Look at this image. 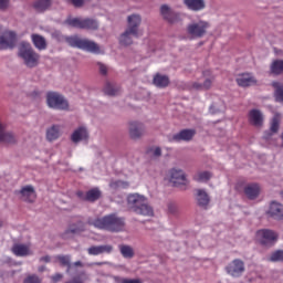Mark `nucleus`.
Here are the masks:
<instances>
[{"mask_svg":"<svg viewBox=\"0 0 283 283\" xmlns=\"http://www.w3.org/2000/svg\"><path fill=\"white\" fill-rule=\"evenodd\" d=\"M127 208L137 216H145L148 218L154 216V208L147 202V197L140 193H130L127 196Z\"/></svg>","mask_w":283,"mask_h":283,"instance_id":"nucleus-1","label":"nucleus"},{"mask_svg":"<svg viewBox=\"0 0 283 283\" xmlns=\"http://www.w3.org/2000/svg\"><path fill=\"white\" fill-rule=\"evenodd\" d=\"M95 229H103L112 233H118L125 229V219L118 217L116 213L107 214L103 218L95 219L91 222Z\"/></svg>","mask_w":283,"mask_h":283,"instance_id":"nucleus-2","label":"nucleus"},{"mask_svg":"<svg viewBox=\"0 0 283 283\" xmlns=\"http://www.w3.org/2000/svg\"><path fill=\"white\" fill-rule=\"evenodd\" d=\"M66 43H69L71 48H77L84 52H91V54H101V46H98L96 42L88 39H81L76 35H73L66 38Z\"/></svg>","mask_w":283,"mask_h":283,"instance_id":"nucleus-3","label":"nucleus"},{"mask_svg":"<svg viewBox=\"0 0 283 283\" xmlns=\"http://www.w3.org/2000/svg\"><path fill=\"white\" fill-rule=\"evenodd\" d=\"M19 56L23 60L27 67H36L39 65V53L34 52L32 45L28 42H22L19 48Z\"/></svg>","mask_w":283,"mask_h":283,"instance_id":"nucleus-4","label":"nucleus"},{"mask_svg":"<svg viewBox=\"0 0 283 283\" xmlns=\"http://www.w3.org/2000/svg\"><path fill=\"white\" fill-rule=\"evenodd\" d=\"M209 28H211V24L208 21L197 20L187 25L186 33L192 40L202 39L207 35Z\"/></svg>","mask_w":283,"mask_h":283,"instance_id":"nucleus-5","label":"nucleus"},{"mask_svg":"<svg viewBox=\"0 0 283 283\" xmlns=\"http://www.w3.org/2000/svg\"><path fill=\"white\" fill-rule=\"evenodd\" d=\"M46 105L51 109H59L60 112H70V102L59 92L46 93Z\"/></svg>","mask_w":283,"mask_h":283,"instance_id":"nucleus-6","label":"nucleus"},{"mask_svg":"<svg viewBox=\"0 0 283 283\" xmlns=\"http://www.w3.org/2000/svg\"><path fill=\"white\" fill-rule=\"evenodd\" d=\"M66 25L78 28L80 30H98V21L90 18H69L65 20Z\"/></svg>","mask_w":283,"mask_h":283,"instance_id":"nucleus-7","label":"nucleus"},{"mask_svg":"<svg viewBox=\"0 0 283 283\" xmlns=\"http://www.w3.org/2000/svg\"><path fill=\"white\" fill-rule=\"evenodd\" d=\"M145 134H147V126H145V123L138 120L129 122L128 136L132 140H140Z\"/></svg>","mask_w":283,"mask_h":283,"instance_id":"nucleus-8","label":"nucleus"},{"mask_svg":"<svg viewBox=\"0 0 283 283\" xmlns=\"http://www.w3.org/2000/svg\"><path fill=\"white\" fill-rule=\"evenodd\" d=\"M245 266L244 261L234 259L226 266V273L231 277H242L244 275Z\"/></svg>","mask_w":283,"mask_h":283,"instance_id":"nucleus-9","label":"nucleus"},{"mask_svg":"<svg viewBox=\"0 0 283 283\" xmlns=\"http://www.w3.org/2000/svg\"><path fill=\"white\" fill-rule=\"evenodd\" d=\"M256 238L263 247H273L277 242V234L273 230H259Z\"/></svg>","mask_w":283,"mask_h":283,"instance_id":"nucleus-10","label":"nucleus"},{"mask_svg":"<svg viewBox=\"0 0 283 283\" xmlns=\"http://www.w3.org/2000/svg\"><path fill=\"white\" fill-rule=\"evenodd\" d=\"M170 181L174 182L176 187H187L189 185V179H187V175H185V171L180 169H171L169 171Z\"/></svg>","mask_w":283,"mask_h":283,"instance_id":"nucleus-11","label":"nucleus"},{"mask_svg":"<svg viewBox=\"0 0 283 283\" xmlns=\"http://www.w3.org/2000/svg\"><path fill=\"white\" fill-rule=\"evenodd\" d=\"M90 139V130L87 126L81 125L75 128L71 135L72 143L78 144Z\"/></svg>","mask_w":283,"mask_h":283,"instance_id":"nucleus-12","label":"nucleus"},{"mask_svg":"<svg viewBox=\"0 0 283 283\" xmlns=\"http://www.w3.org/2000/svg\"><path fill=\"white\" fill-rule=\"evenodd\" d=\"M14 43H17V33L14 31H6L0 35V50L14 48Z\"/></svg>","mask_w":283,"mask_h":283,"instance_id":"nucleus-13","label":"nucleus"},{"mask_svg":"<svg viewBox=\"0 0 283 283\" xmlns=\"http://www.w3.org/2000/svg\"><path fill=\"white\" fill-rule=\"evenodd\" d=\"M127 23L128 25L126 30H128V32H132V34L138 38V28L140 27V23H143V18L140 17V14L134 13L128 15Z\"/></svg>","mask_w":283,"mask_h":283,"instance_id":"nucleus-14","label":"nucleus"},{"mask_svg":"<svg viewBox=\"0 0 283 283\" xmlns=\"http://www.w3.org/2000/svg\"><path fill=\"white\" fill-rule=\"evenodd\" d=\"M17 135L10 130H6V125L0 122V145H15Z\"/></svg>","mask_w":283,"mask_h":283,"instance_id":"nucleus-15","label":"nucleus"},{"mask_svg":"<svg viewBox=\"0 0 283 283\" xmlns=\"http://www.w3.org/2000/svg\"><path fill=\"white\" fill-rule=\"evenodd\" d=\"M88 255H111L114 253V245L112 244H99V245H92L87 249Z\"/></svg>","mask_w":283,"mask_h":283,"instance_id":"nucleus-16","label":"nucleus"},{"mask_svg":"<svg viewBox=\"0 0 283 283\" xmlns=\"http://www.w3.org/2000/svg\"><path fill=\"white\" fill-rule=\"evenodd\" d=\"M196 136V129H182L179 133L171 136L170 143H189Z\"/></svg>","mask_w":283,"mask_h":283,"instance_id":"nucleus-17","label":"nucleus"},{"mask_svg":"<svg viewBox=\"0 0 283 283\" xmlns=\"http://www.w3.org/2000/svg\"><path fill=\"white\" fill-rule=\"evenodd\" d=\"M160 14L165 21H168V23H176V21L180 19V13H177L167 4L161 6Z\"/></svg>","mask_w":283,"mask_h":283,"instance_id":"nucleus-18","label":"nucleus"},{"mask_svg":"<svg viewBox=\"0 0 283 283\" xmlns=\"http://www.w3.org/2000/svg\"><path fill=\"white\" fill-rule=\"evenodd\" d=\"M268 216L274 220H283V206L280 202L272 201L268 210Z\"/></svg>","mask_w":283,"mask_h":283,"instance_id":"nucleus-19","label":"nucleus"},{"mask_svg":"<svg viewBox=\"0 0 283 283\" xmlns=\"http://www.w3.org/2000/svg\"><path fill=\"white\" fill-rule=\"evenodd\" d=\"M184 4L191 12H202L207 8L205 0H184Z\"/></svg>","mask_w":283,"mask_h":283,"instance_id":"nucleus-20","label":"nucleus"},{"mask_svg":"<svg viewBox=\"0 0 283 283\" xmlns=\"http://www.w3.org/2000/svg\"><path fill=\"white\" fill-rule=\"evenodd\" d=\"M20 198L23 200V202H34V200H36V192L34 191V187L24 186L20 190Z\"/></svg>","mask_w":283,"mask_h":283,"instance_id":"nucleus-21","label":"nucleus"},{"mask_svg":"<svg viewBox=\"0 0 283 283\" xmlns=\"http://www.w3.org/2000/svg\"><path fill=\"white\" fill-rule=\"evenodd\" d=\"M63 134L61 125H53L46 129V140L49 143H54V140H59Z\"/></svg>","mask_w":283,"mask_h":283,"instance_id":"nucleus-22","label":"nucleus"},{"mask_svg":"<svg viewBox=\"0 0 283 283\" xmlns=\"http://www.w3.org/2000/svg\"><path fill=\"white\" fill-rule=\"evenodd\" d=\"M249 120L250 124L253 125L254 127H262L264 123V115L260 109H252L249 113Z\"/></svg>","mask_w":283,"mask_h":283,"instance_id":"nucleus-23","label":"nucleus"},{"mask_svg":"<svg viewBox=\"0 0 283 283\" xmlns=\"http://www.w3.org/2000/svg\"><path fill=\"white\" fill-rule=\"evenodd\" d=\"M78 198H82V200H87V202H96L98 198H101V189L93 188L88 190L85 195L83 192H77Z\"/></svg>","mask_w":283,"mask_h":283,"instance_id":"nucleus-24","label":"nucleus"},{"mask_svg":"<svg viewBox=\"0 0 283 283\" xmlns=\"http://www.w3.org/2000/svg\"><path fill=\"white\" fill-rule=\"evenodd\" d=\"M12 251L14 255L19 258H25V255H32V250H30V245L17 243L12 247Z\"/></svg>","mask_w":283,"mask_h":283,"instance_id":"nucleus-25","label":"nucleus"},{"mask_svg":"<svg viewBox=\"0 0 283 283\" xmlns=\"http://www.w3.org/2000/svg\"><path fill=\"white\" fill-rule=\"evenodd\" d=\"M237 83L240 85V87H249L250 85H255V77L249 73H245L237 78Z\"/></svg>","mask_w":283,"mask_h":283,"instance_id":"nucleus-26","label":"nucleus"},{"mask_svg":"<svg viewBox=\"0 0 283 283\" xmlns=\"http://www.w3.org/2000/svg\"><path fill=\"white\" fill-rule=\"evenodd\" d=\"M244 193L250 200H255L260 196V186L258 184L248 185L244 188Z\"/></svg>","mask_w":283,"mask_h":283,"instance_id":"nucleus-27","label":"nucleus"},{"mask_svg":"<svg viewBox=\"0 0 283 283\" xmlns=\"http://www.w3.org/2000/svg\"><path fill=\"white\" fill-rule=\"evenodd\" d=\"M134 39H137L136 35L132 33L129 29H126L119 36V43L120 45H132V43H134Z\"/></svg>","mask_w":283,"mask_h":283,"instance_id":"nucleus-28","label":"nucleus"},{"mask_svg":"<svg viewBox=\"0 0 283 283\" xmlns=\"http://www.w3.org/2000/svg\"><path fill=\"white\" fill-rule=\"evenodd\" d=\"M32 43L36 48V50H46L48 42L45 41V38L39 34H32L31 35Z\"/></svg>","mask_w":283,"mask_h":283,"instance_id":"nucleus-29","label":"nucleus"},{"mask_svg":"<svg viewBox=\"0 0 283 283\" xmlns=\"http://www.w3.org/2000/svg\"><path fill=\"white\" fill-rule=\"evenodd\" d=\"M52 6V0H35L33 3V8L38 12H45Z\"/></svg>","mask_w":283,"mask_h":283,"instance_id":"nucleus-30","label":"nucleus"},{"mask_svg":"<svg viewBox=\"0 0 283 283\" xmlns=\"http://www.w3.org/2000/svg\"><path fill=\"white\" fill-rule=\"evenodd\" d=\"M209 195L207 193V191L199 189L197 190V202L199 205V207H207L209 205Z\"/></svg>","mask_w":283,"mask_h":283,"instance_id":"nucleus-31","label":"nucleus"},{"mask_svg":"<svg viewBox=\"0 0 283 283\" xmlns=\"http://www.w3.org/2000/svg\"><path fill=\"white\" fill-rule=\"evenodd\" d=\"M104 93L107 96H116L120 93V86L107 82L104 86Z\"/></svg>","mask_w":283,"mask_h":283,"instance_id":"nucleus-32","label":"nucleus"},{"mask_svg":"<svg viewBox=\"0 0 283 283\" xmlns=\"http://www.w3.org/2000/svg\"><path fill=\"white\" fill-rule=\"evenodd\" d=\"M272 86L274 87V96L277 103H283V83L273 82Z\"/></svg>","mask_w":283,"mask_h":283,"instance_id":"nucleus-33","label":"nucleus"},{"mask_svg":"<svg viewBox=\"0 0 283 283\" xmlns=\"http://www.w3.org/2000/svg\"><path fill=\"white\" fill-rule=\"evenodd\" d=\"M154 84L157 87H167V85H169V77L167 75L157 74L154 77Z\"/></svg>","mask_w":283,"mask_h":283,"instance_id":"nucleus-34","label":"nucleus"},{"mask_svg":"<svg viewBox=\"0 0 283 283\" xmlns=\"http://www.w3.org/2000/svg\"><path fill=\"white\" fill-rule=\"evenodd\" d=\"M196 182H209L211 180V174L209 171H198L193 176Z\"/></svg>","mask_w":283,"mask_h":283,"instance_id":"nucleus-35","label":"nucleus"},{"mask_svg":"<svg viewBox=\"0 0 283 283\" xmlns=\"http://www.w3.org/2000/svg\"><path fill=\"white\" fill-rule=\"evenodd\" d=\"M119 251L123 258H126L127 260L134 258V248L130 245H119Z\"/></svg>","mask_w":283,"mask_h":283,"instance_id":"nucleus-36","label":"nucleus"},{"mask_svg":"<svg viewBox=\"0 0 283 283\" xmlns=\"http://www.w3.org/2000/svg\"><path fill=\"white\" fill-rule=\"evenodd\" d=\"M213 83V78H206L203 84H200L198 82H195L192 84V90H209L211 87V84Z\"/></svg>","mask_w":283,"mask_h":283,"instance_id":"nucleus-37","label":"nucleus"},{"mask_svg":"<svg viewBox=\"0 0 283 283\" xmlns=\"http://www.w3.org/2000/svg\"><path fill=\"white\" fill-rule=\"evenodd\" d=\"M277 129H280V115H274L271 122L270 132L271 134H277Z\"/></svg>","mask_w":283,"mask_h":283,"instance_id":"nucleus-38","label":"nucleus"},{"mask_svg":"<svg viewBox=\"0 0 283 283\" xmlns=\"http://www.w3.org/2000/svg\"><path fill=\"white\" fill-rule=\"evenodd\" d=\"M109 187L111 189H127V187H129V184L123 180H115L111 181Z\"/></svg>","mask_w":283,"mask_h":283,"instance_id":"nucleus-39","label":"nucleus"},{"mask_svg":"<svg viewBox=\"0 0 283 283\" xmlns=\"http://www.w3.org/2000/svg\"><path fill=\"white\" fill-rule=\"evenodd\" d=\"M59 262L62 264V266H66L67 271L72 269V259L70 255H60L57 256Z\"/></svg>","mask_w":283,"mask_h":283,"instance_id":"nucleus-40","label":"nucleus"},{"mask_svg":"<svg viewBox=\"0 0 283 283\" xmlns=\"http://www.w3.org/2000/svg\"><path fill=\"white\" fill-rule=\"evenodd\" d=\"M270 262H283V250H276L272 252L269 258Z\"/></svg>","mask_w":283,"mask_h":283,"instance_id":"nucleus-41","label":"nucleus"},{"mask_svg":"<svg viewBox=\"0 0 283 283\" xmlns=\"http://www.w3.org/2000/svg\"><path fill=\"white\" fill-rule=\"evenodd\" d=\"M97 67H98V70H99V73L103 74V76L107 75V72H108V70H109V69L107 67V65H105V64L98 62V63H97Z\"/></svg>","mask_w":283,"mask_h":283,"instance_id":"nucleus-42","label":"nucleus"},{"mask_svg":"<svg viewBox=\"0 0 283 283\" xmlns=\"http://www.w3.org/2000/svg\"><path fill=\"white\" fill-rule=\"evenodd\" d=\"M24 283H41V279L36 275H30L24 280Z\"/></svg>","mask_w":283,"mask_h":283,"instance_id":"nucleus-43","label":"nucleus"},{"mask_svg":"<svg viewBox=\"0 0 283 283\" xmlns=\"http://www.w3.org/2000/svg\"><path fill=\"white\" fill-rule=\"evenodd\" d=\"M224 109H226L224 105L218 108V106L213 104L212 106H210V114H218V112H224Z\"/></svg>","mask_w":283,"mask_h":283,"instance_id":"nucleus-44","label":"nucleus"},{"mask_svg":"<svg viewBox=\"0 0 283 283\" xmlns=\"http://www.w3.org/2000/svg\"><path fill=\"white\" fill-rule=\"evenodd\" d=\"M70 3H72L75 8H81L83 3H85V0H67Z\"/></svg>","mask_w":283,"mask_h":283,"instance_id":"nucleus-45","label":"nucleus"},{"mask_svg":"<svg viewBox=\"0 0 283 283\" xmlns=\"http://www.w3.org/2000/svg\"><path fill=\"white\" fill-rule=\"evenodd\" d=\"M151 154H153V156L158 158L159 156L163 155V149H160V147H155V148L151 149Z\"/></svg>","mask_w":283,"mask_h":283,"instance_id":"nucleus-46","label":"nucleus"},{"mask_svg":"<svg viewBox=\"0 0 283 283\" xmlns=\"http://www.w3.org/2000/svg\"><path fill=\"white\" fill-rule=\"evenodd\" d=\"M94 264H95V266H103L104 264H106L107 266H114V263H112L109 261L95 262Z\"/></svg>","mask_w":283,"mask_h":283,"instance_id":"nucleus-47","label":"nucleus"},{"mask_svg":"<svg viewBox=\"0 0 283 283\" xmlns=\"http://www.w3.org/2000/svg\"><path fill=\"white\" fill-rule=\"evenodd\" d=\"M112 279H113L114 283H125L126 282V279L116 276V275L112 276Z\"/></svg>","mask_w":283,"mask_h":283,"instance_id":"nucleus-48","label":"nucleus"},{"mask_svg":"<svg viewBox=\"0 0 283 283\" xmlns=\"http://www.w3.org/2000/svg\"><path fill=\"white\" fill-rule=\"evenodd\" d=\"M10 0H0V10H6Z\"/></svg>","mask_w":283,"mask_h":283,"instance_id":"nucleus-49","label":"nucleus"},{"mask_svg":"<svg viewBox=\"0 0 283 283\" xmlns=\"http://www.w3.org/2000/svg\"><path fill=\"white\" fill-rule=\"evenodd\" d=\"M62 279H63V274H55L52 276L53 282H59Z\"/></svg>","mask_w":283,"mask_h":283,"instance_id":"nucleus-50","label":"nucleus"},{"mask_svg":"<svg viewBox=\"0 0 283 283\" xmlns=\"http://www.w3.org/2000/svg\"><path fill=\"white\" fill-rule=\"evenodd\" d=\"M124 283H143V282H140V280H138V279H126V281H124Z\"/></svg>","mask_w":283,"mask_h":283,"instance_id":"nucleus-51","label":"nucleus"},{"mask_svg":"<svg viewBox=\"0 0 283 283\" xmlns=\"http://www.w3.org/2000/svg\"><path fill=\"white\" fill-rule=\"evenodd\" d=\"M81 231H83L81 228H71V233H78Z\"/></svg>","mask_w":283,"mask_h":283,"instance_id":"nucleus-52","label":"nucleus"},{"mask_svg":"<svg viewBox=\"0 0 283 283\" xmlns=\"http://www.w3.org/2000/svg\"><path fill=\"white\" fill-rule=\"evenodd\" d=\"M40 262H50V255H45V256H42L41 259H40Z\"/></svg>","mask_w":283,"mask_h":283,"instance_id":"nucleus-53","label":"nucleus"},{"mask_svg":"<svg viewBox=\"0 0 283 283\" xmlns=\"http://www.w3.org/2000/svg\"><path fill=\"white\" fill-rule=\"evenodd\" d=\"M73 266H83V262L76 261V262L72 263V268Z\"/></svg>","mask_w":283,"mask_h":283,"instance_id":"nucleus-54","label":"nucleus"},{"mask_svg":"<svg viewBox=\"0 0 283 283\" xmlns=\"http://www.w3.org/2000/svg\"><path fill=\"white\" fill-rule=\"evenodd\" d=\"M39 271H40V273H43V271H45V266H40Z\"/></svg>","mask_w":283,"mask_h":283,"instance_id":"nucleus-55","label":"nucleus"},{"mask_svg":"<svg viewBox=\"0 0 283 283\" xmlns=\"http://www.w3.org/2000/svg\"><path fill=\"white\" fill-rule=\"evenodd\" d=\"M264 138H265V140H269V138H271V135H268V134L265 133Z\"/></svg>","mask_w":283,"mask_h":283,"instance_id":"nucleus-56","label":"nucleus"},{"mask_svg":"<svg viewBox=\"0 0 283 283\" xmlns=\"http://www.w3.org/2000/svg\"><path fill=\"white\" fill-rule=\"evenodd\" d=\"M203 76H209V71H205Z\"/></svg>","mask_w":283,"mask_h":283,"instance_id":"nucleus-57","label":"nucleus"}]
</instances>
